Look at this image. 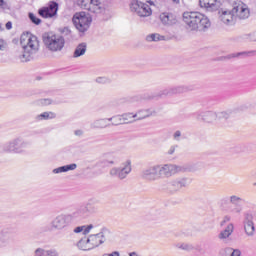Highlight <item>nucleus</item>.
Listing matches in <instances>:
<instances>
[{
    "label": "nucleus",
    "instance_id": "obj_20",
    "mask_svg": "<svg viewBox=\"0 0 256 256\" xmlns=\"http://www.w3.org/2000/svg\"><path fill=\"white\" fill-rule=\"evenodd\" d=\"M152 115H155V110L151 108L138 110L136 113V121L147 119V117H152Z\"/></svg>",
    "mask_w": 256,
    "mask_h": 256
},
{
    "label": "nucleus",
    "instance_id": "obj_7",
    "mask_svg": "<svg viewBox=\"0 0 256 256\" xmlns=\"http://www.w3.org/2000/svg\"><path fill=\"white\" fill-rule=\"evenodd\" d=\"M78 5L81 9L94 13V15L105 13V6L101 3V0H78Z\"/></svg>",
    "mask_w": 256,
    "mask_h": 256
},
{
    "label": "nucleus",
    "instance_id": "obj_32",
    "mask_svg": "<svg viewBox=\"0 0 256 256\" xmlns=\"http://www.w3.org/2000/svg\"><path fill=\"white\" fill-rule=\"evenodd\" d=\"M9 243V237L3 231H0V247H5V245Z\"/></svg>",
    "mask_w": 256,
    "mask_h": 256
},
{
    "label": "nucleus",
    "instance_id": "obj_35",
    "mask_svg": "<svg viewBox=\"0 0 256 256\" xmlns=\"http://www.w3.org/2000/svg\"><path fill=\"white\" fill-rule=\"evenodd\" d=\"M224 251H226V253H231L230 256H241V251L237 248L226 247Z\"/></svg>",
    "mask_w": 256,
    "mask_h": 256
},
{
    "label": "nucleus",
    "instance_id": "obj_41",
    "mask_svg": "<svg viewBox=\"0 0 256 256\" xmlns=\"http://www.w3.org/2000/svg\"><path fill=\"white\" fill-rule=\"evenodd\" d=\"M173 139L175 141H181V131L180 130H177V131L174 132Z\"/></svg>",
    "mask_w": 256,
    "mask_h": 256
},
{
    "label": "nucleus",
    "instance_id": "obj_9",
    "mask_svg": "<svg viewBox=\"0 0 256 256\" xmlns=\"http://www.w3.org/2000/svg\"><path fill=\"white\" fill-rule=\"evenodd\" d=\"M133 171L131 160H126L122 163V167H113L109 171L111 177H117L120 180L127 179V175Z\"/></svg>",
    "mask_w": 256,
    "mask_h": 256
},
{
    "label": "nucleus",
    "instance_id": "obj_49",
    "mask_svg": "<svg viewBox=\"0 0 256 256\" xmlns=\"http://www.w3.org/2000/svg\"><path fill=\"white\" fill-rule=\"evenodd\" d=\"M5 49V42L0 39V51H3Z\"/></svg>",
    "mask_w": 256,
    "mask_h": 256
},
{
    "label": "nucleus",
    "instance_id": "obj_38",
    "mask_svg": "<svg viewBox=\"0 0 256 256\" xmlns=\"http://www.w3.org/2000/svg\"><path fill=\"white\" fill-rule=\"evenodd\" d=\"M29 19L34 23V25H40L41 24V19H39L35 14L29 13Z\"/></svg>",
    "mask_w": 256,
    "mask_h": 256
},
{
    "label": "nucleus",
    "instance_id": "obj_4",
    "mask_svg": "<svg viewBox=\"0 0 256 256\" xmlns=\"http://www.w3.org/2000/svg\"><path fill=\"white\" fill-rule=\"evenodd\" d=\"M109 231L107 229H102L97 234H91L88 238H82L77 243L76 246L80 251H92V249H97V247L103 245L107 241V234Z\"/></svg>",
    "mask_w": 256,
    "mask_h": 256
},
{
    "label": "nucleus",
    "instance_id": "obj_2",
    "mask_svg": "<svg viewBox=\"0 0 256 256\" xmlns=\"http://www.w3.org/2000/svg\"><path fill=\"white\" fill-rule=\"evenodd\" d=\"M182 21L187 31H207L211 27V21L201 12H184Z\"/></svg>",
    "mask_w": 256,
    "mask_h": 256
},
{
    "label": "nucleus",
    "instance_id": "obj_53",
    "mask_svg": "<svg viewBox=\"0 0 256 256\" xmlns=\"http://www.w3.org/2000/svg\"><path fill=\"white\" fill-rule=\"evenodd\" d=\"M129 256H137V253L131 252V253L129 254Z\"/></svg>",
    "mask_w": 256,
    "mask_h": 256
},
{
    "label": "nucleus",
    "instance_id": "obj_16",
    "mask_svg": "<svg viewBox=\"0 0 256 256\" xmlns=\"http://www.w3.org/2000/svg\"><path fill=\"white\" fill-rule=\"evenodd\" d=\"M244 233L247 237H255V222H253V214L246 213L243 221Z\"/></svg>",
    "mask_w": 256,
    "mask_h": 256
},
{
    "label": "nucleus",
    "instance_id": "obj_31",
    "mask_svg": "<svg viewBox=\"0 0 256 256\" xmlns=\"http://www.w3.org/2000/svg\"><path fill=\"white\" fill-rule=\"evenodd\" d=\"M146 41H165V36H161L160 34H150L146 37Z\"/></svg>",
    "mask_w": 256,
    "mask_h": 256
},
{
    "label": "nucleus",
    "instance_id": "obj_14",
    "mask_svg": "<svg viewBox=\"0 0 256 256\" xmlns=\"http://www.w3.org/2000/svg\"><path fill=\"white\" fill-rule=\"evenodd\" d=\"M188 91H191V87L180 85L175 86L170 89H164L160 91L156 97H169V95H181V93H188Z\"/></svg>",
    "mask_w": 256,
    "mask_h": 256
},
{
    "label": "nucleus",
    "instance_id": "obj_30",
    "mask_svg": "<svg viewBox=\"0 0 256 256\" xmlns=\"http://www.w3.org/2000/svg\"><path fill=\"white\" fill-rule=\"evenodd\" d=\"M107 121H112V125H125L123 122V116L122 115H116L111 118H108Z\"/></svg>",
    "mask_w": 256,
    "mask_h": 256
},
{
    "label": "nucleus",
    "instance_id": "obj_44",
    "mask_svg": "<svg viewBox=\"0 0 256 256\" xmlns=\"http://www.w3.org/2000/svg\"><path fill=\"white\" fill-rule=\"evenodd\" d=\"M243 211V208L236 206L233 210H231V213H236L237 215H239V213H241Z\"/></svg>",
    "mask_w": 256,
    "mask_h": 256
},
{
    "label": "nucleus",
    "instance_id": "obj_18",
    "mask_svg": "<svg viewBox=\"0 0 256 256\" xmlns=\"http://www.w3.org/2000/svg\"><path fill=\"white\" fill-rule=\"evenodd\" d=\"M235 14L233 10L231 11H222L220 14V20L224 22L225 25H233L235 23Z\"/></svg>",
    "mask_w": 256,
    "mask_h": 256
},
{
    "label": "nucleus",
    "instance_id": "obj_8",
    "mask_svg": "<svg viewBox=\"0 0 256 256\" xmlns=\"http://www.w3.org/2000/svg\"><path fill=\"white\" fill-rule=\"evenodd\" d=\"M73 221V216L71 214H59L51 222V228L56 231H63L67 229L71 222Z\"/></svg>",
    "mask_w": 256,
    "mask_h": 256
},
{
    "label": "nucleus",
    "instance_id": "obj_21",
    "mask_svg": "<svg viewBox=\"0 0 256 256\" xmlns=\"http://www.w3.org/2000/svg\"><path fill=\"white\" fill-rule=\"evenodd\" d=\"M199 5L202 9L213 11L217 9V0H199Z\"/></svg>",
    "mask_w": 256,
    "mask_h": 256
},
{
    "label": "nucleus",
    "instance_id": "obj_50",
    "mask_svg": "<svg viewBox=\"0 0 256 256\" xmlns=\"http://www.w3.org/2000/svg\"><path fill=\"white\" fill-rule=\"evenodd\" d=\"M6 29H8V30L13 29V24L11 22H7Z\"/></svg>",
    "mask_w": 256,
    "mask_h": 256
},
{
    "label": "nucleus",
    "instance_id": "obj_1",
    "mask_svg": "<svg viewBox=\"0 0 256 256\" xmlns=\"http://www.w3.org/2000/svg\"><path fill=\"white\" fill-rule=\"evenodd\" d=\"M181 171H183V167L177 164H153L143 168L140 172V177L146 183H155L159 179H169L177 175V173H181Z\"/></svg>",
    "mask_w": 256,
    "mask_h": 256
},
{
    "label": "nucleus",
    "instance_id": "obj_28",
    "mask_svg": "<svg viewBox=\"0 0 256 256\" xmlns=\"http://www.w3.org/2000/svg\"><path fill=\"white\" fill-rule=\"evenodd\" d=\"M176 247L177 249H181L182 251H188V252L195 250V246H193V244L185 243V242L176 244Z\"/></svg>",
    "mask_w": 256,
    "mask_h": 256
},
{
    "label": "nucleus",
    "instance_id": "obj_10",
    "mask_svg": "<svg viewBox=\"0 0 256 256\" xmlns=\"http://www.w3.org/2000/svg\"><path fill=\"white\" fill-rule=\"evenodd\" d=\"M232 13L236 19L245 20L251 16V10L243 1H236L233 3Z\"/></svg>",
    "mask_w": 256,
    "mask_h": 256
},
{
    "label": "nucleus",
    "instance_id": "obj_19",
    "mask_svg": "<svg viewBox=\"0 0 256 256\" xmlns=\"http://www.w3.org/2000/svg\"><path fill=\"white\" fill-rule=\"evenodd\" d=\"M233 231H235V226L233 225V223H230L226 226L224 230L219 233L218 239H220L221 241H224V239H229V237L233 235Z\"/></svg>",
    "mask_w": 256,
    "mask_h": 256
},
{
    "label": "nucleus",
    "instance_id": "obj_13",
    "mask_svg": "<svg viewBox=\"0 0 256 256\" xmlns=\"http://www.w3.org/2000/svg\"><path fill=\"white\" fill-rule=\"evenodd\" d=\"M189 185V179L187 177L174 178L169 182L168 191L170 193H177L181 189H185Z\"/></svg>",
    "mask_w": 256,
    "mask_h": 256
},
{
    "label": "nucleus",
    "instance_id": "obj_51",
    "mask_svg": "<svg viewBox=\"0 0 256 256\" xmlns=\"http://www.w3.org/2000/svg\"><path fill=\"white\" fill-rule=\"evenodd\" d=\"M144 99H147L148 101H150L151 99H155V96L146 95V96L144 97Z\"/></svg>",
    "mask_w": 256,
    "mask_h": 256
},
{
    "label": "nucleus",
    "instance_id": "obj_29",
    "mask_svg": "<svg viewBox=\"0 0 256 256\" xmlns=\"http://www.w3.org/2000/svg\"><path fill=\"white\" fill-rule=\"evenodd\" d=\"M57 115L54 112H44L37 116L39 121L47 120V119H55Z\"/></svg>",
    "mask_w": 256,
    "mask_h": 256
},
{
    "label": "nucleus",
    "instance_id": "obj_40",
    "mask_svg": "<svg viewBox=\"0 0 256 256\" xmlns=\"http://www.w3.org/2000/svg\"><path fill=\"white\" fill-rule=\"evenodd\" d=\"M46 256H59V251L57 249L46 250Z\"/></svg>",
    "mask_w": 256,
    "mask_h": 256
},
{
    "label": "nucleus",
    "instance_id": "obj_33",
    "mask_svg": "<svg viewBox=\"0 0 256 256\" xmlns=\"http://www.w3.org/2000/svg\"><path fill=\"white\" fill-rule=\"evenodd\" d=\"M233 115V110H226L218 113L219 119H229Z\"/></svg>",
    "mask_w": 256,
    "mask_h": 256
},
{
    "label": "nucleus",
    "instance_id": "obj_36",
    "mask_svg": "<svg viewBox=\"0 0 256 256\" xmlns=\"http://www.w3.org/2000/svg\"><path fill=\"white\" fill-rule=\"evenodd\" d=\"M104 163H108V165H115V155L106 154L104 156Z\"/></svg>",
    "mask_w": 256,
    "mask_h": 256
},
{
    "label": "nucleus",
    "instance_id": "obj_39",
    "mask_svg": "<svg viewBox=\"0 0 256 256\" xmlns=\"http://www.w3.org/2000/svg\"><path fill=\"white\" fill-rule=\"evenodd\" d=\"M34 256H47V250L43 248H37L34 251Z\"/></svg>",
    "mask_w": 256,
    "mask_h": 256
},
{
    "label": "nucleus",
    "instance_id": "obj_27",
    "mask_svg": "<svg viewBox=\"0 0 256 256\" xmlns=\"http://www.w3.org/2000/svg\"><path fill=\"white\" fill-rule=\"evenodd\" d=\"M94 227L95 226H93V224L88 226H78L74 229V233H83V235H89V233H91V229Z\"/></svg>",
    "mask_w": 256,
    "mask_h": 256
},
{
    "label": "nucleus",
    "instance_id": "obj_17",
    "mask_svg": "<svg viewBox=\"0 0 256 256\" xmlns=\"http://www.w3.org/2000/svg\"><path fill=\"white\" fill-rule=\"evenodd\" d=\"M160 20L163 25H167L168 27H172V25H177V17L173 14L162 13L160 15Z\"/></svg>",
    "mask_w": 256,
    "mask_h": 256
},
{
    "label": "nucleus",
    "instance_id": "obj_34",
    "mask_svg": "<svg viewBox=\"0 0 256 256\" xmlns=\"http://www.w3.org/2000/svg\"><path fill=\"white\" fill-rule=\"evenodd\" d=\"M78 213L81 216L87 215V213H91V205L87 204L86 206H82L78 209Z\"/></svg>",
    "mask_w": 256,
    "mask_h": 256
},
{
    "label": "nucleus",
    "instance_id": "obj_23",
    "mask_svg": "<svg viewBox=\"0 0 256 256\" xmlns=\"http://www.w3.org/2000/svg\"><path fill=\"white\" fill-rule=\"evenodd\" d=\"M75 169H77V164L73 163V164H69V165H65V166L55 168V169L52 170V173L57 175L59 173H67V171H75Z\"/></svg>",
    "mask_w": 256,
    "mask_h": 256
},
{
    "label": "nucleus",
    "instance_id": "obj_3",
    "mask_svg": "<svg viewBox=\"0 0 256 256\" xmlns=\"http://www.w3.org/2000/svg\"><path fill=\"white\" fill-rule=\"evenodd\" d=\"M20 45L23 49V54L20 56L22 63L31 61L32 58L39 52V39L31 33L21 35Z\"/></svg>",
    "mask_w": 256,
    "mask_h": 256
},
{
    "label": "nucleus",
    "instance_id": "obj_43",
    "mask_svg": "<svg viewBox=\"0 0 256 256\" xmlns=\"http://www.w3.org/2000/svg\"><path fill=\"white\" fill-rule=\"evenodd\" d=\"M249 53H251V52H239V53H236V54H231L230 58L239 57L241 55H249Z\"/></svg>",
    "mask_w": 256,
    "mask_h": 256
},
{
    "label": "nucleus",
    "instance_id": "obj_26",
    "mask_svg": "<svg viewBox=\"0 0 256 256\" xmlns=\"http://www.w3.org/2000/svg\"><path fill=\"white\" fill-rule=\"evenodd\" d=\"M122 121L124 125H128L129 123H135V121H137V115L130 112L122 114Z\"/></svg>",
    "mask_w": 256,
    "mask_h": 256
},
{
    "label": "nucleus",
    "instance_id": "obj_24",
    "mask_svg": "<svg viewBox=\"0 0 256 256\" xmlns=\"http://www.w3.org/2000/svg\"><path fill=\"white\" fill-rule=\"evenodd\" d=\"M91 129H106V127H109L107 125V119H97L93 123L90 124Z\"/></svg>",
    "mask_w": 256,
    "mask_h": 256
},
{
    "label": "nucleus",
    "instance_id": "obj_6",
    "mask_svg": "<svg viewBox=\"0 0 256 256\" xmlns=\"http://www.w3.org/2000/svg\"><path fill=\"white\" fill-rule=\"evenodd\" d=\"M73 24L80 33H85L91 26L93 18L85 12H77L72 18Z\"/></svg>",
    "mask_w": 256,
    "mask_h": 256
},
{
    "label": "nucleus",
    "instance_id": "obj_37",
    "mask_svg": "<svg viewBox=\"0 0 256 256\" xmlns=\"http://www.w3.org/2000/svg\"><path fill=\"white\" fill-rule=\"evenodd\" d=\"M241 201H243V199L237 195L230 196V203L232 205H239V203H241Z\"/></svg>",
    "mask_w": 256,
    "mask_h": 256
},
{
    "label": "nucleus",
    "instance_id": "obj_12",
    "mask_svg": "<svg viewBox=\"0 0 256 256\" xmlns=\"http://www.w3.org/2000/svg\"><path fill=\"white\" fill-rule=\"evenodd\" d=\"M130 9L133 13L138 14L139 17H149L153 14V10L149 5L139 1H133Z\"/></svg>",
    "mask_w": 256,
    "mask_h": 256
},
{
    "label": "nucleus",
    "instance_id": "obj_11",
    "mask_svg": "<svg viewBox=\"0 0 256 256\" xmlns=\"http://www.w3.org/2000/svg\"><path fill=\"white\" fill-rule=\"evenodd\" d=\"M26 147H27V143H25L23 139L16 138L6 143L3 147V151H5V153H23V150Z\"/></svg>",
    "mask_w": 256,
    "mask_h": 256
},
{
    "label": "nucleus",
    "instance_id": "obj_42",
    "mask_svg": "<svg viewBox=\"0 0 256 256\" xmlns=\"http://www.w3.org/2000/svg\"><path fill=\"white\" fill-rule=\"evenodd\" d=\"M229 221H231V216H225L220 223L221 227H223L226 223H229Z\"/></svg>",
    "mask_w": 256,
    "mask_h": 256
},
{
    "label": "nucleus",
    "instance_id": "obj_52",
    "mask_svg": "<svg viewBox=\"0 0 256 256\" xmlns=\"http://www.w3.org/2000/svg\"><path fill=\"white\" fill-rule=\"evenodd\" d=\"M4 3H5V1L0 0V7H3Z\"/></svg>",
    "mask_w": 256,
    "mask_h": 256
},
{
    "label": "nucleus",
    "instance_id": "obj_5",
    "mask_svg": "<svg viewBox=\"0 0 256 256\" xmlns=\"http://www.w3.org/2000/svg\"><path fill=\"white\" fill-rule=\"evenodd\" d=\"M42 39L46 49L51 53H59L65 47V38L59 34L47 32L43 34Z\"/></svg>",
    "mask_w": 256,
    "mask_h": 256
},
{
    "label": "nucleus",
    "instance_id": "obj_46",
    "mask_svg": "<svg viewBox=\"0 0 256 256\" xmlns=\"http://www.w3.org/2000/svg\"><path fill=\"white\" fill-rule=\"evenodd\" d=\"M40 105H51V99H41Z\"/></svg>",
    "mask_w": 256,
    "mask_h": 256
},
{
    "label": "nucleus",
    "instance_id": "obj_45",
    "mask_svg": "<svg viewBox=\"0 0 256 256\" xmlns=\"http://www.w3.org/2000/svg\"><path fill=\"white\" fill-rule=\"evenodd\" d=\"M97 83H107V81H109V79H107V77H98L96 79Z\"/></svg>",
    "mask_w": 256,
    "mask_h": 256
},
{
    "label": "nucleus",
    "instance_id": "obj_25",
    "mask_svg": "<svg viewBox=\"0 0 256 256\" xmlns=\"http://www.w3.org/2000/svg\"><path fill=\"white\" fill-rule=\"evenodd\" d=\"M201 117L206 123H213V121L217 119V113L213 111H207L202 113Z\"/></svg>",
    "mask_w": 256,
    "mask_h": 256
},
{
    "label": "nucleus",
    "instance_id": "obj_48",
    "mask_svg": "<svg viewBox=\"0 0 256 256\" xmlns=\"http://www.w3.org/2000/svg\"><path fill=\"white\" fill-rule=\"evenodd\" d=\"M177 149V146H171L168 150V155H173Z\"/></svg>",
    "mask_w": 256,
    "mask_h": 256
},
{
    "label": "nucleus",
    "instance_id": "obj_47",
    "mask_svg": "<svg viewBox=\"0 0 256 256\" xmlns=\"http://www.w3.org/2000/svg\"><path fill=\"white\" fill-rule=\"evenodd\" d=\"M83 133L84 132L81 129H78V130L74 131V135H76V137H82Z\"/></svg>",
    "mask_w": 256,
    "mask_h": 256
},
{
    "label": "nucleus",
    "instance_id": "obj_22",
    "mask_svg": "<svg viewBox=\"0 0 256 256\" xmlns=\"http://www.w3.org/2000/svg\"><path fill=\"white\" fill-rule=\"evenodd\" d=\"M85 53H87V43L83 42L77 45L74 50L73 57L74 59H77L78 57H83Z\"/></svg>",
    "mask_w": 256,
    "mask_h": 256
},
{
    "label": "nucleus",
    "instance_id": "obj_15",
    "mask_svg": "<svg viewBox=\"0 0 256 256\" xmlns=\"http://www.w3.org/2000/svg\"><path fill=\"white\" fill-rule=\"evenodd\" d=\"M57 11H59V4L57 2H50L48 6L39 9L38 13L44 19H51L57 15Z\"/></svg>",
    "mask_w": 256,
    "mask_h": 256
}]
</instances>
